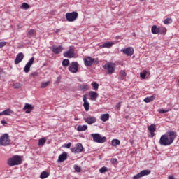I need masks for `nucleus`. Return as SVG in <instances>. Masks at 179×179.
I'll list each match as a JSON object with an SVG mask.
<instances>
[{
  "label": "nucleus",
  "instance_id": "nucleus-1",
  "mask_svg": "<svg viewBox=\"0 0 179 179\" xmlns=\"http://www.w3.org/2000/svg\"><path fill=\"white\" fill-rule=\"evenodd\" d=\"M177 138V132L168 131L165 134L161 136L159 139V145L161 146H170Z\"/></svg>",
  "mask_w": 179,
  "mask_h": 179
},
{
  "label": "nucleus",
  "instance_id": "nucleus-2",
  "mask_svg": "<svg viewBox=\"0 0 179 179\" xmlns=\"http://www.w3.org/2000/svg\"><path fill=\"white\" fill-rule=\"evenodd\" d=\"M8 164L10 166H19V164H22V158L19 155H15L13 157L8 159Z\"/></svg>",
  "mask_w": 179,
  "mask_h": 179
},
{
  "label": "nucleus",
  "instance_id": "nucleus-3",
  "mask_svg": "<svg viewBox=\"0 0 179 179\" xmlns=\"http://www.w3.org/2000/svg\"><path fill=\"white\" fill-rule=\"evenodd\" d=\"M91 136L93 138L94 142L96 143H104L107 142V138L106 136L101 137V135L99 133L92 134Z\"/></svg>",
  "mask_w": 179,
  "mask_h": 179
},
{
  "label": "nucleus",
  "instance_id": "nucleus-4",
  "mask_svg": "<svg viewBox=\"0 0 179 179\" xmlns=\"http://www.w3.org/2000/svg\"><path fill=\"white\" fill-rule=\"evenodd\" d=\"M10 145V138L8 134H4L0 137V145L1 146H9Z\"/></svg>",
  "mask_w": 179,
  "mask_h": 179
},
{
  "label": "nucleus",
  "instance_id": "nucleus-5",
  "mask_svg": "<svg viewBox=\"0 0 179 179\" xmlns=\"http://www.w3.org/2000/svg\"><path fill=\"white\" fill-rule=\"evenodd\" d=\"M103 69L107 71L108 75H113L115 72V64L113 62L107 63L103 66Z\"/></svg>",
  "mask_w": 179,
  "mask_h": 179
},
{
  "label": "nucleus",
  "instance_id": "nucleus-6",
  "mask_svg": "<svg viewBox=\"0 0 179 179\" xmlns=\"http://www.w3.org/2000/svg\"><path fill=\"white\" fill-rule=\"evenodd\" d=\"M78 16H79V14L76 11L67 13L66 14V19L67 22H75L78 19Z\"/></svg>",
  "mask_w": 179,
  "mask_h": 179
},
{
  "label": "nucleus",
  "instance_id": "nucleus-7",
  "mask_svg": "<svg viewBox=\"0 0 179 179\" xmlns=\"http://www.w3.org/2000/svg\"><path fill=\"white\" fill-rule=\"evenodd\" d=\"M69 71L71 73H76L79 71V64H78V62H72L69 66Z\"/></svg>",
  "mask_w": 179,
  "mask_h": 179
},
{
  "label": "nucleus",
  "instance_id": "nucleus-8",
  "mask_svg": "<svg viewBox=\"0 0 179 179\" xmlns=\"http://www.w3.org/2000/svg\"><path fill=\"white\" fill-rule=\"evenodd\" d=\"M99 64V61L94 58H92L91 57H87V58L84 59V64L85 66H92L93 64Z\"/></svg>",
  "mask_w": 179,
  "mask_h": 179
},
{
  "label": "nucleus",
  "instance_id": "nucleus-9",
  "mask_svg": "<svg viewBox=\"0 0 179 179\" xmlns=\"http://www.w3.org/2000/svg\"><path fill=\"white\" fill-rule=\"evenodd\" d=\"M151 171L149 169L143 170L140 173H137L136 175L133 176V179H139L141 177H145V176H149Z\"/></svg>",
  "mask_w": 179,
  "mask_h": 179
},
{
  "label": "nucleus",
  "instance_id": "nucleus-10",
  "mask_svg": "<svg viewBox=\"0 0 179 179\" xmlns=\"http://www.w3.org/2000/svg\"><path fill=\"white\" fill-rule=\"evenodd\" d=\"M134 51L135 50L132 47H128L127 48H123L121 50V52H123V54H125L127 57H131L134 55Z\"/></svg>",
  "mask_w": 179,
  "mask_h": 179
},
{
  "label": "nucleus",
  "instance_id": "nucleus-11",
  "mask_svg": "<svg viewBox=\"0 0 179 179\" xmlns=\"http://www.w3.org/2000/svg\"><path fill=\"white\" fill-rule=\"evenodd\" d=\"M72 153H82L83 152V145L82 143H78L76 147L71 148Z\"/></svg>",
  "mask_w": 179,
  "mask_h": 179
},
{
  "label": "nucleus",
  "instance_id": "nucleus-12",
  "mask_svg": "<svg viewBox=\"0 0 179 179\" xmlns=\"http://www.w3.org/2000/svg\"><path fill=\"white\" fill-rule=\"evenodd\" d=\"M34 62V58L31 57L24 68V71L25 72V73H29V72H30V68H31V66L33 65Z\"/></svg>",
  "mask_w": 179,
  "mask_h": 179
},
{
  "label": "nucleus",
  "instance_id": "nucleus-13",
  "mask_svg": "<svg viewBox=\"0 0 179 179\" xmlns=\"http://www.w3.org/2000/svg\"><path fill=\"white\" fill-rule=\"evenodd\" d=\"M63 55L65 58H73L75 57V50L70 48L68 51H66Z\"/></svg>",
  "mask_w": 179,
  "mask_h": 179
},
{
  "label": "nucleus",
  "instance_id": "nucleus-14",
  "mask_svg": "<svg viewBox=\"0 0 179 179\" xmlns=\"http://www.w3.org/2000/svg\"><path fill=\"white\" fill-rule=\"evenodd\" d=\"M64 50V48H62V46L59 45V46H56L55 45H53L52 46V52H54V54H60V52H62V50Z\"/></svg>",
  "mask_w": 179,
  "mask_h": 179
},
{
  "label": "nucleus",
  "instance_id": "nucleus-15",
  "mask_svg": "<svg viewBox=\"0 0 179 179\" xmlns=\"http://www.w3.org/2000/svg\"><path fill=\"white\" fill-rule=\"evenodd\" d=\"M85 122L88 124V125H92V124H94L97 119L94 116L88 117L87 118H84Z\"/></svg>",
  "mask_w": 179,
  "mask_h": 179
},
{
  "label": "nucleus",
  "instance_id": "nucleus-16",
  "mask_svg": "<svg viewBox=\"0 0 179 179\" xmlns=\"http://www.w3.org/2000/svg\"><path fill=\"white\" fill-rule=\"evenodd\" d=\"M23 58H24V55L22 52L18 53L15 59V65L20 64L23 61Z\"/></svg>",
  "mask_w": 179,
  "mask_h": 179
},
{
  "label": "nucleus",
  "instance_id": "nucleus-17",
  "mask_svg": "<svg viewBox=\"0 0 179 179\" xmlns=\"http://www.w3.org/2000/svg\"><path fill=\"white\" fill-rule=\"evenodd\" d=\"M148 131H150V135L151 138L155 136V132H156V124H151L148 127Z\"/></svg>",
  "mask_w": 179,
  "mask_h": 179
},
{
  "label": "nucleus",
  "instance_id": "nucleus-18",
  "mask_svg": "<svg viewBox=\"0 0 179 179\" xmlns=\"http://www.w3.org/2000/svg\"><path fill=\"white\" fill-rule=\"evenodd\" d=\"M90 99L92 101H96L97 100V98L99 97V94L94 91H90L89 92Z\"/></svg>",
  "mask_w": 179,
  "mask_h": 179
},
{
  "label": "nucleus",
  "instance_id": "nucleus-19",
  "mask_svg": "<svg viewBox=\"0 0 179 179\" xmlns=\"http://www.w3.org/2000/svg\"><path fill=\"white\" fill-rule=\"evenodd\" d=\"M83 101L84 103L83 107H84L85 111H89V107H90V103L87 101V98L86 97V95H83Z\"/></svg>",
  "mask_w": 179,
  "mask_h": 179
},
{
  "label": "nucleus",
  "instance_id": "nucleus-20",
  "mask_svg": "<svg viewBox=\"0 0 179 179\" xmlns=\"http://www.w3.org/2000/svg\"><path fill=\"white\" fill-rule=\"evenodd\" d=\"M66 159H68V153L64 152L62 154H61L59 156L58 163H62V162H65V160H66Z\"/></svg>",
  "mask_w": 179,
  "mask_h": 179
},
{
  "label": "nucleus",
  "instance_id": "nucleus-21",
  "mask_svg": "<svg viewBox=\"0 0 179 179\" xmlns=\"http://www.w3.org/2000/svg\"><path fill=\"white\" fill-rule=\"evenodd\" d=\"M34 108L33 107V106L31 105V104H29V103H26L25 104V106H24V107L23 108V110H26L25 111V113H27V114H29V113H31V111H33V109H34Z\"/></svg>",
  "mask_w": 179,
  "mask_h": 179
},
{
  "label": "nucleus",
  "instance_id": "nucleus-22",
  "mask_svg": "<svg viewBox=\"0 0 179 179\" xmlns=\"http://www.w3.org/2000/svg\"><path fill=\"white\" fill-rule=\"evenodd\" d=\"M160 28H158L157 26L154 25L151 28V31L152 33V34H159V31H160Z\"/></svg>",
  "mask_w": 179,
  "mask_h": 179
},
{
  "label": "nucleus",
  "instance_id": "nucleus-23",
  "mask_svg": "<svg viewBox=\"0 0 179 179\" xmlns=\"http://www.w3.org/2000/svg\"><path fill=\"white\" fill-rule=\"evenodd\" d=\"M100 118L101 121H103V122H106V121H108L110 118V115L108 113L102 114Z\"/></svg>",
  "mask_w": 179,
  "mask_h": 179
},
{
  "label": "nucleus",
  "instance_id": "nucleus-24",
  "mask_svg": "<svg viewBox=\"0 0 179 179\" xmlns=\"http://www.w3.org/2000/svg\"><path fill=\"white\" fill-rule=\"evenodd\" d=\"M113 45H114V43L113 42H106L105 43H103L101 45V47L103 48H111V47H113Z\"/></svg>",
  "mask_w": 179,
  "mask_h": 179
},
{
  "label": "nucleus",
  "instance_id": "nucleus-25",
  "mask_svg": "<svg viewBox=\"0 0 179 179\" xmlns=\"http://www.w3.org/2000/svg\"><path fill=\"white\" fill-rule=\"evenodd\" d=\"M156 99V96L152 95L151 96H148L145 99H144L143 101L145 103H150V101H153Z\"/></svg>",
  "mask_w": 179,
  "mask_h": 179
},
{
  "label": "nucleus",
  "instance_id": "nucleus-26",
  "mask_svg": "<svg viewBox=\"0 0 179 179\" xmlns=\"http://www.w3.org/2000/svg\"><path fill=\"white\" fill-rule=\"evenodd\" d=\"M89 89H90V86L87 84L80 85V90H82L83 92H86V90H89Z\"/></svg>",
  "mask_w": 179,
  "mask_h": 179
},
{
  "label": "nucleus",
  "instance_id": "nucleus-27",
  "mask_svg": "<svg viewBox=\"0 0 179 179\" xmlns=\"http://www.w3.org/2000/svg\"><path fill=\"white\" fill-rule=\"evenodd\" d=\"M87 129V125H79L77 127V131H78L79 132H82L83 131H86Z\"/></svg>",
  "mask_w": 179,
  "mask_h": 179
},
{
  "label": "nucleus",
  "instance_id": "nucleus-28",
  "mask_svg": "<svg viewBox=\"0 0 179 179\" xmlns=\"http://www.w3.org/2000/svg\"><path fill=\"white\" fill-rule=\"evenodd\" d=\"M50 177V173L47 171H43L40 175V178L44 179Z\"/></svg>",
  "mask_w": 179,
  "mask_h": 179
},
{
  "label": "nucleus",
  "instance_id": "nucleus-29",
  "mask_svg": "<svg viewBox=\"0 0 179 179\" xmlns=\"http://www.w3.org/2000/svg\"><path fill=\"white\" fill-rule=\"evenodd\" d=\"M121 144V141L118 139H113L111 141L112 146H118V145Z\"/></svg>",
  "mask_w": 179,
  "mask_h": 179
},
{
  "label": "nucleus",
  "instance_id": "nucleus-30",
  "mask_svg": "<svg viewBox=\"0 0 179 179\" xmlns=\"http://www.w3.org/2000/svg\"><path fill=\"white\" fill-rule=\"evenodd\" d=\"M119 76L120 79L124 80V78L127 76V73L124 70H121L119 73Z\"/></svg>",
  "mask_w": 179,
  "mask_h": 179
},
{
  "label": "nucleus",
  "instance_id": "nucleus-31",
  "mask_svg": "<svg viewBox=\"0 0 179 179\" xmlns=\"http://www.w3.org/2000/svg\"><path fill=\"white\" fill-rule=\"evenodd\" d=\"M62 64V66L64 67L69 66V59H63Z\"/></svg>",
  "mask_w": 179,
  "mask_h": 179
},
{
  "label": "nucleus",
  "instance_id": "nucleus-32",
  "mask_svg": "<svg viewBox=\"0 0 179 179\" xmlns=\"http://www.w3.org/2000/svg\"><path fill=\"white\" fill-rule=\"evenodd\" d=\"M45 142H47V140L45 138H41L38 141V146H44Z\"/></svg>",
  "mask_w": 179,
  "mask_h": 179
},
{
  "label": "nucleus",
  "instance_id": "nucleus-33",
  "mask_svg": "<svg viewBox=\"0 0 179 179\" xmlns=\"http://www.w3.org/2000/svg\"><path fill=\"white\" fill-rule=\"evenodd\" d=\"M34 34H36V30L34 29H29L28 31V37L30 38V37H31V36H34Z\"/></svg>",
  "mask_w": 179,
  "mask_h": 179
},
{
  "label": "nucleus",
  "instance_id": "nucleus-34",
  "mask_svg": "<svg viewBox=\"0 0 179 179\" xmlns=\"http://www.w3.org/2000/svg\"><path fill=\"white\" fill-rule=\"evenodd\" d=\"M107 171H108V168L106 166L101 167L99 169V173H101V174H103V173H107Z\"/></svg>",
  "mask_w": 179,
  "mask_h": 179
},
{
  "label": "nucleus",
  "instance_id": "nucleus-35",
  "mask_svg": "<svg viewBox=\"0 0 179 179\" xmlns=\"http://www.w3.org/2000/svg\"><path fill=\"white\" fill-rule=\"evenodd\" d=\"M91 85L92 86L94 90H99V84L96 82H92Z\"/></svg>",
  "mask_w": 179,
  "mask_h": 179
},
{
  "label": "nucleus",
  "instance_id": "nucleus-36",
  "mask_svg": "<svg viewBox=\"0 0 179 179\" xmlns=\"http://www.w3.org/2000/svg\"><path fill=\"white\" fill-rule=\"evenodd\" d=\"M171 23H173V20L171 18H166L164 20V24H170Z\"/></svg>",
  "mask_w": 179,
  "mask_h": 179
},
{
  "label": "nucleus",
  "instance_id": "nucleus-37",
  "mask_svg": "<svg viewBox=\"0 0 179 179\" xmlns=\"http://www.w3.org/2000/svg\"><path fill=\"white\" fill-rule=\"evenodd\" d=\"M166 31H167V29L166 28H164V27L159 28V33L160 34H166Z\"/></svg>",
  "mask_w": 179,
  "mask_h": 179
},
{
  "label": "nucleus",
  "instance_id": "nucleus-38",
  "mask_svg": "<svg viewBox=\"0 0 179 179\" xmlns=\"http://www.w3.org/2000/svg\"><path fill=\"white\" fill-rule=\"evenodd\" d=\"M146 73H148V72L145 70H143V72L140 73V77L142 79H145V78H146Z\"/></svg>",
  "mask_w": 179,
  "mask_h": 179
},
{
  "label": "nucleus",
  "instance_id": "nucleus-39",
  "mask_svg": "<svg viewBox=\"0 0 179 179\" xmlns=\"http://www.w3.org/2000/svg\"><path fill=\"white\" fill-rule=\"evenodd\" d=\"M4 111V115H10L12 110L10 109H6Z\"/></svg>",
  "mask_w": 179,
  "mask_h": 179
},
{
  "label": "nucleus",
  "instance_id": "nucleus-40",
  "mask_svg": "<svg viewBox=\"0 0 179 179\" xmlns=\"http://www.w3.org/2000/svg\"><path fill=\"white\" fill-rule=\"evenodd\" d=\"M21 8L22 9H29V8H30V6L29 4H27V3H23Z\"/></svg>",
  "mask_w": 179,
  "mask_h": 179
},
{
  "label": "nucleus",
  "instance_id": "nucleus-41",
  "mask_svg": "<svg viewBox=\"0 0 179 179\" xmlns=\"http://www.w3.org/2000/svg\"><path fill=\"white\" fill-rule=\"evenodd\" d=\"M50 85V82L48 81V82H45V83H41V87L42 89H44V87H47V86H49Z\"/></svg>",
  "mask_w": 179,
  "mask_h": 179
},
{
  "label": "nucleus",
  "instance_id": "nucleus-42",
  "mask_svg": "<svg viewBox=\"0 0 179 179\" xmlns=\"http://www.w3.org/2000/svg\"><path fill=\"white\" fill-rule=\"evenodd\" d=\"M74 169H75V171H76L77 173H80V171H81V170H82V169H81L79 166H78V165H75V166H74Z\"/></svg>",
  "mask_w": 179,
  "mask_h": 179
},
{
  "label": "nucleus",
  "instance_id": "nucleus-43",
  "mask_svg": "<svg viewBox=\"0 0 179 179\" xmlns=\"http://www.w3.org/2000/svg\"><path fill=\"white\" fill-rule=\"evenodd\" d=\"M158 112L159 113V114H164L165 113H169V110L159 109Z\"/></svg>",
  "mask_w": 179,
  "mask_h": 179
},
{
  "label": "nucleus",
  "instance_id": "nucleus-44",
  "mask_svg": "<svg viewBox=\"0 0 179 179\" xmlns=\"http://www.w3.org/2000/svg\"><path fill=\"white\" fill-rule=\"evenodd\" d=\"M14 89H20L21 85L20 83H16L13 85Z\"/></svg>",
  "mask_w": 179,
  "mask_h": 179
},
{
  "label": "nucleus",
  "instance_id": "nucleus-45",
  "mask_svg": "<svg viewBox=\"0 0 179 179\" xmlns=\"http://www.w3.org/2000/svg\"><path fill=\"white\" fill-rule=\"evenodd\" d=\"M110 162L112 163V164H117V163H118V161L117 160V159L113 158L110 159Z\"/></svg>",
  "mask_w": 179,
  "mask_h": 179
},
{
  "label": "nucleus",
  "instance_id": "nucleus-46",
  "mask_svg": "<svg viewBox=\"0 0 179 179\" xmlns=\"http://www.w3.org/2000/svg\"><path fill=\"white\" fill-rule=\"evenodd\" d=\"M5 45H6V42H5V41L0 42V48H3V47H5Z\"/></svg>",
  "mask_w": 179,
  "mask_h": 179
},
{
  "label": "nucleus",
  "instance_id": "nucleus-47",
  "mask_svg": "<svg viewBox=\"0 0 179 179\" xmlns=\"http://www.w3.org/2000/svg\"><path fill=\"white\" fill-rule=\"evenodd\" d=\"M71 145H72V143H67V144H64V148H66L67 149H69Z\"/></svg>",
  "mask_w": 179,
  "mask_h": 179
},
{
  "label": "nucleus",
  "instance_id": "nucleus-48",
  "mask_svg": "<svg viewBox=\"0 0 179 179\" xmlns=\"http://www.w3.org/2000/svg\"><path fill=\"white\" fill-rule=\"evenodd\" d=\"M31 76H38V73L37 72H34L31 73Z\"/></svg>",
  "mask_w": 179,
  "mask_h": 179
},
{
  "label": "nucleus",
  "instance_id": "nucleus-49",
  "mask_svg": "<svg viewBox=\"0 0 179 179\" xmlns=\"http://www.w3.org/2000/svg\"><path fill=\"white\" fill-rule=\"evenodd\" d=\"M117 108H121V102H119L117 105H116Z\"/></svg>",
  "mask_w": 179,
  "mask_h": 179
},
{
  "label": "nucleus",
  "instance_id": "nucleus-50",
  "mask_svg": "<svg viewBox=\"0 0 179 179\" xmlns=\"http://www.w3.org/2000/svg\"><path fill=\"white\" fill-rule=\"evenodd\" d=\"M1 124H2L3 125H5V124H7L6 121H5V120H1Z\"/></svg>",
  "mask_w": 179,
  "mask_h": 179
},
{
  "label": "nucleus",
  "instance_id": "nucleus-51",
  "mask_svg": "<svg viewBox=\"0 0 179 179\" xmlns=\"http://www.w3.org/2000/svg\"><path fill=\"white\" fill-rule=\"evenodd\" d=\"M1 115H5L4 111L0 112V116Z\"/></svg>",
  "mask_w": 179,
  "mask_h": 179
},
{
  "label": "nucleus",
  "instance_id": "nucleus-52",
  "mask_svg": "<svg viewBox=\"0 0 179 179\" xmlns=\"http://www.w3.org/2000/svg\"><path fill=\"white\" fill-rule=\"evenodd\" d=\"M169 179H174V176H169Z\"/></svg>",
  "mask_w": 179,
  "mask_h": 179
},
{
  "label": "nucleus",
  "instance_id": "nucleus-53",
  "mask_svg": "<svg viewBox=\"0 0 179 179\" xmlns=\"http://www.w3.org/2000/svg\"><path fill=\"white\" fill-rule=\"evenodd\" d=\"M60 79H61V78H60L59 77L57 78V83H59Z\"/></svg>",
  "mask_w": 179,
  "mask_h": 179
},
{
  "label": "nucleus",
  "instance_id": "nucleus-54",
  "mask_svg": "<svg viewBox=\"0 0 179 179\" xmlns=\"http://www.w3.org/2000/svg\"><path fill=\"white\" fill-rule=\"evenodd\" d=\"M59 29H56V33H59Z\"/></svg>",
  "mask_w": 179,
  "mask_h": 179
},
{
  "label": "nucleus",
  "instance_id": "nucleus-55",
  "mask_svg": "<svg viewBox=\"0 0 179 179\" xmlns=\"http://www.w3.org/2000/svg\"><path fill=\"white\" fill-rule=\"evenodd\" d=\"M133 36H136V34H135V33H134V34H133Z\"/></svg>",
  "mask_w": 179,
  "mask_h": 179
},
{
  "label": "nucleus",
  "instance_id": "nucleus-56",
  "mask_svg": "<svg viewBox=\"0 0 179 179\" xmlns=\"http://www.w3.org/2000/svg\"><path fill=\"white\" fill-rule=\"evenodd\" d=\"M178 83H179V80H178Z\"/></svg>",
  "mask_w": 179,
  "mask_h": 179
},
{
  "label": "nucleus",
  "instance_id": "nucleus-57",
  "mask_svg": "<svg viewBox=\"0 0 179 179\" xmlns=\"http://www.w3.org/2000/svg\"><path fill=\"white\" fill-rule=\"evenodd\" d=\"M141 1H145V0H141Z\"/></svg>",
  "mask_w": 179,
  "mask_h": 179
}]
</instances>
